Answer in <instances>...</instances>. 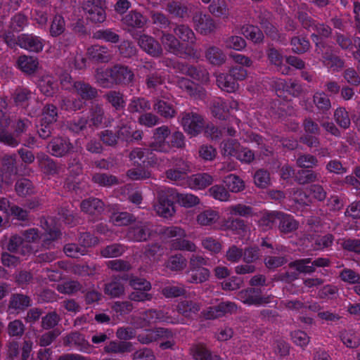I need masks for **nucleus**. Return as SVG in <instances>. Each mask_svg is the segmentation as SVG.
I'll list each match as a JSON object with an SVG mask.
<instances>
[{
    "mask_svg": "<svg viewBox=\"0 0 360 360\" xmlns=\"http://www.w3.org/2000/svg\"><path fill=\"white\" fill-rule=\"evenodd\" d=\"M195 30L203 35H207L215 31L217 25L214 20L207 14L196 13L193 17Z\"/></svg>",
    "mask_w": 360,
    "mask_h": 360,
    "instance_id": "f8f14e48",
    "label": "nucleus"
},
{
    "mask_svg": "<svg viewBox=\"0 0 360 360\" xmlns=\"http://www.w3.org/2000/svg\"><path fill=\"white\" fill-rule=\"evenodd\" d=\"M32 304V300L29 295L22 293H13L9 298L7 311L10 314H19L25 311Z\"/></svg>",
    "mask_w": 360,
    "mask_h": 360,
    "instance_id": "9b49d317",
    "label": "nucleus"
},
{
    "mask_svg": "<svg viewBox=\"0 0 360 360\" xmlns=\"http://www.w3.org/2000/svg\"><path fill=\"white\" fill-rule=\"evenodd\" d=\"M202 247L214 255L220 253L223 248L222 241L213 236H207L201 240Z\"/></svg>",
    "mask_w": 360,
    "mask_h": 360,
    "instance_id": "6e6d98bb",
    "label": "nucleus"
},
{
    "mask_svg": "<svg viewBox=\"0 0 360 360\" xmlns=\"http://www.w3.org/2000/svg\"><path fill=\"white\" fill-rule=\"evenodd\" d=\"M58 118V108L52 103H46L44 105L41 110V121L43 123L54 124Z\"/></svg>",
    "mask_w": 360,
    "mask_h": 360,
    "instance_id": "052dcab7",
    "label": "nucleus"
},
{
    "mask_svg": "<svg viewBox=\"0 0 360 360\" xmlns=\"http://www.w3.org/2000/svg\"><path fill=\"white\" fill-rule=\"evenodd\" d=\"M165 82L164 72L155 70L153 72H148L146 75L145 84L148 89L155 90L159 86L162 85Z\"/></svg>",
    "mask_w": 360,
    "mask_h": 360,
    "instance_id": "a19ab883",
    "label": "nucleus"
},
{
    "mask_svg": "<svg viewBox=\"0 0 360 360\" xmlns=\"http://www.w3.org/2000/svg\"><path fill=\"white\" fill-rule=\"evenodd\" d=\"M299 227V222L293 216L280 212L278 229L281 234H288L295 231Z\"/></svg>",
    "mask_w": 360,
    "mask_h": 360,
    "instance_id": "5701e85b",
    "label": "nucleus"
},
{
    "mask_svg": "<svg viewBox=\"0 0 360 360\" xmlns=\"http://www.w3.org/2000/svg\"><path fill=\"white\" fill-rule=\"evenodd\" d=\"M73 89L75 90L77 94L80 99L85 101H92L98 96V90L82 80H77L73 83Z\"/></svg>",
    "mask_w": 360,
    "mask_h": 360,
    "instance_id": "dca6fc26",
    "label": "nucleus"
},
{
    "mask_svg": "<svg viewBox=\"0 0 360 360\" xmlns=\"http://www.w3.org/2000/svg\"><path fill=\"white\" fill-rule=\"evenodd\" d=\"M111 79L114 85L128 86L134 81V73L129 67L122 65L115 64L111 67Z\"/></svg>",
    "mask_w": 360,
    "mask_h": 360,
    "instance_id": "0eeeda50",
    "label": "nucleus"
},
{
    "mask_svg": "<svg viewBox=\"0 0 360 360\" xmlns=\"http://www.w3.org/2000/svg\"><path fill=\"white\" fill-rule=\"evenodd\" d=\"M37 84L40 92L48 97L53 96L58 91L56 79L49 75L41 76L38 79Z\"/></svg>",
    "mask_w": 360,
    "mask_h": 360,
    "instance_id": "412c9836",
    "label": "nucleus"
},
{
    "mask_svg": "<svg viewBox=\"0 0 360 360\" xmlns=\"http://www.w3.org/2000/svg\"><path fill=\"white\" fill-rule=\"evenodd\" d=\"M121 276L122 274L114 276L110 282L105 284L103 290L105 295L112 298L120 297L124 295L125 288L121 282Z\"/></svg>",
    "mask_w": 360,
    "mask_h": 360,
    "instance_id": "bb28decb",
    "label": "nucleus"
},
{
    "mask_svg": "<svg viewBox=\"0 0 360 360\" xmlns=\"http://www.w3.org/2000/svg\"><path fill=\"white\" fill-rule=\"evenodd\" d=\"M323 64L332 69L334 72H340L345 67V60L340 56L330 52L323 53V58L321 59Z\"/></svg>",
    "mask_w": 360,
    "mask_h": 360,
    "instance_id": "72a5a7b5",
    "label": "nucleus"
},
{
    "mask_svg": "<svg viewBox=\"0 0 360 360\" xmlns=\"http://www.w3.org/2000/svg\"><path fill=\"white\" fill-rule=\"evenodd\" d=\"M105 0H83L82 8L86 18L94 23L103 22L106 19Z\"/></svg>",
    "mask_w": 360,
    "mask_h": 360,
    "instance_id": "f03ea898",
    "label": "nucleus"
},
{
    "mask_svg": "<svg viewBox=\"0 0 360 360\" xmlns=\"http://www.w3.org/2000/svg\"><path fill=\"white\" fill-rule=\"evenodd\" d=\"M219 212L209 209L200 212L196 217V221L201 226H212L218 221Z\"/></svg>",
    "mask_w": 360,
    "mask_h": 360,
    "instance_id": "3c124183",
    "label": "nucleus"
},
{
    "mask_svg": "<svg viewBox=\"0 0 360 360\" xmlns=\"http://www.w3.org/2000/svg\"><path fill=\"white\" fill-rule=\"evenodd\" d=\"M143 319L148 325L158 322L172 324L184 323V319L172 316L169 311L165 310L148 309L143 314Z\"/></svg>",
    "mask_w": 360,
    "mask_h": 360,
    "instance_id": "6e6552de",
    "label": "nucleus"
},
{
    "mask_svg": "<svg viewBox=\"0 0 360 360\" xmlns=\"http://www.w3.org/2000/svg\"><path fill=\"white\" fill-rule=\"evenodd\" d=\"M201 307L200 302L191 300H184L177 304L176 311L184 318L193 320L194 316L200 311Z\"/></svg>",
    "mask_w": 360,
    "mask_h": 360,
    "instance_id": "f3484780",
    "label": "nucleus"
},
{
    "mask_svg": "<svg viewBox=\"0 0 360 360\" xmlns=\"http://www.w3.org/2000/svg\"><path fill=\"white\" fill-rule=\"evenodd\" d=\"M132 350V343L127 341H110L104 347L105 353H124Z\"/></svg>",
    "mask_w": 360,
    "mask_h": 360,
    "instance_id": "603ef678",
    "label": "nucleus"
},
{
    "mask_svg": "<svg viewBox=\"0 0 360 360\" xmlns=\"http://www.w3.org/2000/svg\"><path fill=\"white\" fill-rule=\"evenodd\" d=\"M46 148L51 155L56 158H63L68 155L73 151L74 146L70 139L56 136L49 142Z\"/></svg>",
    "mask_w": 360,
    "mask_h": 360,
    "instance_id": "39448f33",
    "label": "nucleus"
},
{
    "mask_svg": "<svg viewBox=\"0 0 360 360\" xmlns=\"http://www.w3.org/2000/svg\"><path fill=\"white\" fill-rule=\"evenodd\" d=\"M104 202L96 198H89L82 201V211L90 215H100L104 211Z\"/></svg>",
    "mask_w": 360,
    "mask_h": 360,
    "instance_id": "a878e982",
    "label": "nucleus"
},
{
    "mask_svg": "<svg viewBox=\"0 0 360 360\" xmlns=\"http://www.w3.org/2000/svg\"><path fill=\"white\" fill-rule=\"evenodd\" d=\"M147 18L136 10L126 13L121 21L129 29H141L147 23Z\"/></svg>",
    "mask_w": 360,
    "mask_h": 360,
    "instance_id": "6ab92c4d",
    "label": "nucleus"
},
{
    "mask_svg": "<svg viewBox=\"0 0 360 360\" xmlns=\"http://www.w3.org/2000/svg\"><path fill=\"white\" fill-rule=\"evenodd\" d=\"M86 54L90 60L97 63H108L113 58L112 51L107 46L99 44L89 47Z\"/></svg>",
    "mask_w": 360,
    "mask_h": 360,
    "instance_id": "4468645a",
    "label": "nucleus"
},
{
    "mask_svg": "<svg viewBox=\"0 0 360 360\" xmlns=\"http://www.w3.org/2000/svg\"><path fill=\"white\" fill-rule=\"evenodd\" d=\"M65 30V21L60 15H56L51 23L49 32L53 37H57L64 33Z\"/></svg>",
    "mask_w": 360,
    "mask_h": 360,
    "instance_id": "774afa93",
    "label": "nucleus"
},
{
    "mask_svg": "<svg viewBox=\"0 0 360 360\" xmlns=\"http://www.w3.org/2000/svg\"><path fill=\"white\" fill-rule=\"evenodd\" d=\"M18 46L29 52L39 53L44 49V41L34 34L22 33L18 35Z\"/></svg>",
    "mask_w": 360,
    "mask_h": 360,
    "instance_id": "1a4fd4ad",
    "label": "nucleus"
},
{
    "mask_svg": "<svg viewBox=\"0 0 360 360\" xmlns=\"http://www.w3.org/2000/svg\"><path fill=\"white\" fill-rule=\"evenodd\" d=\"M29 24L27 16L22 12L13 15L9 23V28L15 32H20Z\"/></svg>",
    "mask_w": 360,
    "mask_h": 360,
    "instance_id": "680f3d73",
    "label": "nucleus"
},
{
    "mask_svg": "<svg viewBox=\"0 0 360 360\" xmlns=\"http://www.w3.org/2000/svg\"><path fill=\"white\" fill-rule=\"evenodd\" d=\"M93 38L112 44H117L120 40V36L115 30L111 28L101 29L96 31L93 34Z\"/></svg>",
    "mask_w": 360,
    "mask_h": 360,
    "instance_id": "09e8293b",
    "label": "nucleus"
},
{
    "mask_svg": "<svg viewBox=\"0 0 360 360\" xmlns=\"http://www.w3.org/2000/svg\"><path fill=\"white\" fill-rule=\"evenodd\" d=\"M153 110L165 119H172L177 114L176 109L172 103L157 99L153 104Z\"/></svg>",
    "mask_w": 360,
    "mask_h": 360,
    "instance_id": "c756f323",
    "label": "nucleus"
},
{
    "mask_svg": "<svg viewBox=\"0 0 360 360\" xmlns=\"http://www.w3.org/2000/svg\"><path fill=\"white\" fill-rule=\"evenodd\" d=\"M224 183L231 192L238 193L245 188L244 181L235 174H229L224 179Z\"/></svg>",
    "mask_w": 360,
    "mask_h": 360,
    "instance_id": "69168bd1",
    "label": "nucleus"
},
{
    "mask_svg": "<svg viewBox=\"0 0 360 360\" xmlns=\"http://www.w3.org/2000/svg\"><path fill=\"white\" fill-rule=\"evenodd\" d=\"M259 23L264 30L266 35L269 37L272 41L285 44L286 41L285 36L279 33L278 29L267 20H262Z\"/></svg>",
    "mask_w": 360,
    "mask_h": 360,
    "instance_id": "79ce46f5",
    "label": "nucleus"
},
{
    "mask_svg": "<svg viewBox=\"0 0 360 360\" xmlns=\"http://www.w3.org/2000/svg\"><path fill=\"white\" fill-rule=\"evenodd\" d=\"M211 112L214 117L219 120H226L229 115L228 105L220 98L214 99L211 103Z\"/></svg>",
    "mask_w": 360,
    "mask_h": 360,
    "instance_id": "58836bf2",
    "label": "nucleus"
},
{
    "mask_svg": "<svg viewBox=\"0 0 360 360\" xmlns=\"http://www.w3.org/2000/svg\"><path fill=\"white\" fill-rule=\"evenodd\" d=\"M15 191L19 197L25 198L36 193V188L32 181L26 178L18 179L15 184Z\"/></svg>",
    "mask_w": 360,
    "mask_h": 360,
    "instance_id": "e433bc0d",
    "label": "nucleus"
},
{
    "mask_svg": "<svg viewBox=\"0 0 360 360\" xmlns=\"http://www.w3.org/2000/svg\"><path fill=\"white\" fill-rule=\"evenodd\" d=\"M37 159L39 167L46 175L56 176L59 174L60 166L48 155L42 152L38 153Z\"/></svg>",
    "mask_w": 360,
    "mask_h": 360,
    "instance_id": "a211bd4d",
    "label": "nucleus"
},
{
    "mask_svg": "<svg viewBox=\"0 0 360 360\" xmlns=\"http://www.w3.org/2000/svg\"><path fill=\"white\" fill-rule=\"evenodd\" d=\"M151 236V229L148 222L139 221L129 228L127 236L133 241H146Z\"/></svg>",
    "mask_w": 360,
    "mask_h": 360,
    "instance_id": "2eb2a0df",
    "label": "nucleus"
},
{
    "mask_svg": "<svg viewBox=\"0 0 360 360\" xmlns=\"http://www.w3.org/2000/svg\"><path fill=\"white\" fill-rule=\"evenodd\" d=\"M138 44L144 52L153 58H158L162 55L163 49L161 44L151 36L141 34L138 39Z\"/></svg>",
    "mask_w": 360,
    "mask_h": 360,
    "instance_id": "ddd939ff",
    "label": "nucleus"
},
{
    "mask_svg": "<svg viewBox=\"0 0 360 360\" xmlns=\"http://www.w3.org/2000/svg\"><path fill=\"white\" fill-rule=\"evenodd\" d=\"M151 109V104L150 101L144 97L134 96L130 100L127 110L131 114L139 113L142 114Z\"/></svg>",
    "mask_w": 360,
    "mask_h": 360,
    "instance_id": "7c9ffc66",
    "label": "nucleus"
},
{
    "mask_svg": "<svg viewBox=\"0 0 360 360\" xmlns=\"http://www.w3.org/2000/svg\"><path fill=\"white\" fill-rule=\"evenodd\" d=\"M63 345L65 347L75 345L80 351L84 352H87L91 348V345L85 339L84 335L77 331L72 332L65 336Z\"/></svg>",
    "mask_w": 360,
    "mask_h": 360,
    "instance_id": "aec40b11",
    "label": "nucleus"
},
{
    "mask_svg": "<svg viewBox=\"0 0 360 360\" xmlns=\"http://www.w3.org/2000/svg\"><path fill=\"white\" fill-rule=\"evenodd\" d=\"M89 121L91 125L95 127H100L105 118L103 105L98 103H92L89 109Z\"/></svg>",
    "mask_w": 360,
    "mask_h": 360,
    "instance_id": "c9c22d12",
    "label": "nucleus"
},
{
    "mask_svg": "<svg viewBox=\"0 0 360 360\" xmlns=\"http://www.w3.org/2000/svg\"><path fill=\"white\" fill-rule=\"evenodd\" d=\"M160 39L165 49L174 54H177L182 48V43L174 33L162 32Z\"/></svg>",
    "mask_w": 360,
    "mask_h": 360,
    "instance_id": "2f4dec72",
    "label": "nucleus"
},
{
    "mask_svg": "<svg viewBox=\"0 0 360 360\" xmlns=\"http://www.w3.org/2000/svg\"><path fill=\"white\" fill-rule=\"evenodd\" d=\"M186 237H179L177 238L171 240L169 242V248L173 250L187 251L195 252L198 248L196 245L185 238Z\"/></svg>",
    "mask_w": 360,
    "mask_h": 360,
    "instance_id": "a18cd8bd",
    "label": "nucleus"
},
{
    "mask_svg": "<svg viewBox=\"0 0 360 360\" xmlns=\"http://www.w3.org/2000/svg\"><path fill=\"white\" fill-rule=\"evenodd\" d=\"M103 98L116 111H120L125 108L124 95L120 91L110 90L103 95Z\"/></svg>",
    "mask_w": 360,
    "mask_h": 360,
    "instance_id": "c85d7f7f",
    "label": "nucleus"
},
{
    "mask_svg": "<svg viewBox=\"0 0 360 360\" xmlns=\"http://www.w3.org/2000/svg\"><path fill=\"white\" fill-rule=\"evenodd\" d=\"M334 120L337 124L343 129L350 127L351 120L348 111L345 107H338L334 111Z\"/></svg>",
    "mask_w": 360,
    "mask_h": 360,
    "instance_id": "13d9d810",
    "label": "nucleus"
},
{
    "mask_svg": "<svg viewBox=\"0 0 360 360\" xmlns=\"http://www.w3.org/2000/svg\"><path fill=\"white\" fill-rule=\"evenodd\" d=\"M296 16L301 23L302 26L309 31L311 30V27L314 25L316 22L315 20L312 18V17L309 15V12L307 10V6L305 4L302 5L299 7Z\"/></svg>",
    "mask_w": 360,
    "mask_h": 360,
    "instance_id": "bf43d9fd",
    "label": "nucleus"
},
{
    "mask_svg": "<svg viewBox=\"0 0 360 360\" xmlns=\"http://www.w3.org/2000/svg\"><path fill=\"white\" fill-rule=\"evenodd\" d=\"M205 58L213 65L220 66L226 62V56L224 51L215 46H210L205 51Z\"/></svg>",
    "mask_w": 360,
    "mask_h": 360,
    "instance_id": "4c0bfd02",
    "label": "nucleus"
},
{
    "mask_svg": "<svg viewBox=\"0 0 360 360\" xmlns=\"http://www.w3.org/2000/svg\"><path fill=\"white\" fill-rule=\"evenodd\" d=\"M237 310V305L232 302H221L216 306L207 307L201 311L202 316L206 320L220 318L227 313Z\"/></svg>",
    "mask_w": 360,
    "mask_h": 360,
    "instance_id": "9d476101",
    "label": "nucleus"
},
{
    "mask_svg": "<svg viewBox=\"0 0 360 360\" xmlns=\"http://www.w3.org/2000/svg\"><path fill=\"white\" fill-rule=\"evenodd\" d=\"M243 249V261L245 263L254 264L261 259V250L257 245L245 247Z\"/></svg>",
    "mask_w": 360,
    "mask_h": 360,
    "instance_id": "338daca9",
    "label": "nucleus"
},
{
    "mask_svg": "<svg viewBox=\"0 0 360 360\" xmlns=\"http://www.w3.org/2000/svg\"><path fill=\"white\" fill-rule=\"evenodd\" d=\"M173 25V33L176 36L180 42H186L192 46L195 44V34L188 25L174 23Z\"/></svg>",
    "mask_w": 360,
    "mask_h": 360,
    "instance_id": "b1692460",
    "label": "nucleus"
},
{
    "mask_svg": "<svg viewBox=\"0 0 360 360\" xmlns=\"http://www.w3.org/2000/svg\"><path fill=\"white\" fill-rule=\"evenodd\" d=\"M165 266L173 271H182L187 266V260L183 255L175 254L167 259Z\"/></svg>",
    "mask_w": 360,
    "mask_h": 360,
    "instance_id": "5fc2aeb1",
    "label": "nucleus"
},
{
    "mask_svg": "<svg viewBox=\"0 0 360 360\" xmlns=\"http://www.w3.org/2000/svg\"><path fill=\"white\" fill-rule=\"evenodd\" d=\"M208 9L213 15L223 18L225 21L229 18V9L224 0H212Z\"/></svg>",
    "mask_w": 360,
    "mask_h": 360,
    "instance_id": "c03bdc74",
    "label": "nucleus"
},
{
    "mask_svg": "<svg viewBox=\"0 0 360 360\" xmlns=\"http://www.w3.org/2000/svg\"><path fill=\"white\" fill-rule=\"evenodd\" d=\"M313 103L321 114H328L332 108L330 99L325 91H316L312 97Z\"/></svg>",
    "mask_w": 360,
    "mask_h": 360,
    "instance_id": "473e14b6",
    "label": "nucleus"
},
{
    "mask_svg": "<svg viewBox=\"0 0 360 360\" xmlns=\"http://www.w3.org/2000/svg\"><path fill=\"white\" fill-rule=\"evenodd\" d=\"M58 105L62 110L76 112L83 110L86 107V103L79 97L62 96L58 101Z\"/></svg>",
    "mask_w": 360,
    "mask_h": 360,
    "instance_id": "cd10ccee",
    "label": "nucleus"
},
{
    "mask_svg": "<svg viewBox=\"0 0 360 360\" xmlns=\"http://www.w3.org/2000/svg\"><path fill=\"white\" fill-rule=\"evenodd\" d=\"M287 249L285 246L281 245H275L274 251H269L268 255L264 258L265 266L270 269L274 270L278 267L288 263Z\"/></svg>",
    "mask_w": 360,
    "mask_h": 360,
    "instance_id": "423d86ee",
    "label": "nucleus"
},
{
    "mask_svg": "<svg viewBox=\"0 0 360 360\" xmlns=\"http://www.w3.org/2000/svg\"><path fill=\"white\" fill-rule=\"evenodd\" d=\"M319 176L315 171L302 169L295 174V181L300 185L309 184L317 181Z\"/></svg>",
    "mask_w": 360,
    "mask_h": 360,
    "instance_id": "de8ad7c7",
    "label": "nucleus"
},
{
    "mask_svg": "<svg viewBox=\"0 0 360 360\" xmlns=\"http://www.w3.org/2000/svg\"><path fill=\"white\" fill-rule=\"evenodd\" d=\"M236 298L248 305L259 306L271 302V296H262L261 289L252 287L239 291Z\"/></svg>",
    "mask_w": 360,
    "mask_h": 360,
    "instance_id": "20e7f679",
    "label": "nucleus"
},
{
    "mask_svg": "<svg viewBox=\"0 0 360 360\" xmlns=\"http://www.w3.org/2000/svg\"><path fill=\"white\" fill-rule=\"evenodd\" d=\"M181 124L184 131L192 136L198 135L203 129L205 121L202 115L193 112H183Z\"/></svg>",
    "mask_w": 360,
    "mask_h": 360,
    "instance_id": "7ed1b4c3",
    "label": "nucleus"
},
{
    "mask_svg": "<svg viewBox=\"0 0 360 360\" xmlns=\"http://www.w3.org/2000/svg\"><path fill=\"white\" fill-rule=\"evenodd\" d=\"M173 188L162 189L158 193V202L154 204L155 212L164 218H170L176 212L174 206Z\"/></svg>",
    "mask_w": 360,
    "mask_h": 360,
    "instance_id": "f257e3e1",
    "label": "nucleus"
},
{
    "mask_svg": "<svg viewBox=\"0 0 360 360\" xmlns=\"http://www.w3.org/2000/svg\"><path fill=\"white\" fill-rule=\"evenodd\" d=\"M173 199L181 207L191 208L200 203V198L192 193H181L173 189Z\"/></svg>",
    "mask_w": 360,
    "mask_h": 360,
    "instance_id": "f704fd0d",
    "label": "nucleus"
},
{
    "mask_svg": "<svg viewBox=\"0 0 360 360\" xmlns=\"http://www.w3.org/2000/svg\"><path fill=\"white\" fill-rule=\"evenodd\" d=\"M217 84L222 90L234 92L238 88V84L229 73H221L217 76Z\"/></svg>",
    "mask_w": 360,
    "mask_h": 360,
    "instance_id": "37998d69",
    "label": "nucleus"
},
{
    "mask_svg": "<svg viewBox=\"0 0 360 360\" xmlns=\"http://www.w3.org/2000/svg\"><path fill=\"white\" fill-rule=\"evenodd\" d=\"M192 350L195 360H220L219 356L212 355L210 351L202 344L195 345Z\"/></svg>",
    "mask_w": 360,
    "mask_h": 360,
    "instance_id": "0e129e2a",
    "label": "nucleus"
},
{
    "mask_svg": "<svg viewBox=\"0 0 360 360\" xmlns=\"http://www.w3.org/2000/svg\"><path fill=\"white\" fill-rule=\"evenodd\" d=\"M279 211L265 212L258 221L259 226L264 231L271 229L278 221Z\"/></svg>",
    "mask_w": 360,
    "mask_h": 360,
    "instance_id": "864d4df0",
    "label": "nucleus"
},
{
    "mask_svg": "<svg viewBox=\"0 0 360 360\" xmlns=\"http://www.w3.org/2000/svg\"><path fill=\"white\" fill-rule=\"evenodd\" d=\"M17 67L27 75H32L36 72L39 67V60L37 57L27 55H21L16 61Z\"/></svg>",
    "mask_w": 360,
    "mask_h": 360,
    "instance_id": "393cba45",
    "label": "nucleus"
},
{
    "mask_svg": "<svg viewBox=\"0 0 360 360\" xmlns=\"http://www.w3.org/2000/svg\"><path fill=\"white\" fill-rule=\"evenodd\" d=\"M311 262V258H304L296 259L288 264V268L295 269L298 272V276L300 274H311L315 272V267L312 266L311 264L309 265Z\"/></svg>",
    "mask_w": 360,
    "mask_h": 360,
    "instance_id": "ea45409f",
    "label": "nucleus"
},
{
    "mask_svg": "<svg viewBox=\"0 0 360 360\" xmlns=\"http://www.w3.org/2000/svg\"><path fill=\"white\" fill-rule=\"evenodd\" d=\"M292 51L297 54H303L311 48L309 40L306 37L295 36L290 39Z\"/></svg>",
    "mask_w": 360,
    "mask_h": 360,
    "instance_id": "8fccbe9b",
    "label": "nucleus"
},
{
    "mask_svg": "<svg viewBox=\"0 0 360 360\" xmlns=\"http://www.w3.org/2000/svg\"><path fill=\"white\" fill-rule=\"evenodd\" d=\"M213 177L207 173H199L190 177V182L197 188L202 189L213 183Z\"/></svg>",
    "mask_w": 360,
    "mask_h": 360,
    "instance_id": "e2e57ef3",
    "label": "nucleus"
},
{
    "mask_svg": "<svg viewBox=\"0 0 360 360\" xmlns=\"http://www.w3.org/2000/svg\"><path fill=\"white\" fill-rule=\"evenodd\" d=\"M120 278L122 281L128 282L129 285L134 290L150 291L152 289V285L149 281L134 274L124 273Z\"/></svg>",
    "mask_w": 360,
    "mask_h": 360,
    "instance_id": "4be33fe9",
    "label": "nucleus"
},
{
    "mask_svg": "<svg viewBox=\"0 0 360 360\" xmlns=\"http://www.w3.org/2000/svg\"><path fill=\"white\" fill-rule=\"evenodd\" d=\"M335 240V236L330 233L324 235H318L314 238L313 244L316 250H324L331 249Z\"/></svg>",
    "mask_w": 360,
    "mask_h": 360,
    "instance_id": "4d7b16f0",
    "label": "nucleus"
},
{
    "mask_svg": "<svg viewBox=\"0 0 360 360\" xmlns=\"http://www.w3.org/2000/svg\"><path fill=\"white\" fill-rule=\"evenodd\" d=\"M111 71V67L107 68L105 70L101 68L96 69L94 77L96 79V82L100 87L104 89H109L113 86V82L112 80L111 79L110 75Z\"/></svg>",
    "mask_w": 360,
    "mask_h": 360,
    "instance_id": "49530a36",
    "label": "nucleus"
}]
</instances>
